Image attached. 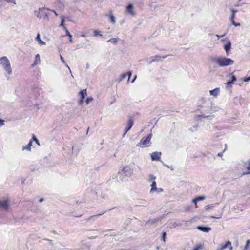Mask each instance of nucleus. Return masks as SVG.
<instances>
[{"mask_svg": "<svg viewBox=\"0 0 250 250\" xmlns=\"http://www.w3.org/2000/svg\"><path fill=\"white\" fill-rule=\"evenodd\" d=\"M211 61L215 62L221 67L232 65L234 62L233 60L230 58L220 57L212 58H211Z\"/></svg>", "mask_w": 250, "mask_h": 250, "instance_id": "obj_1", "label": "nucleus"}, {"mask_svg": "<svg viewBox=\"0 0 250 250\" xmlns=\"http://www.w3.org/2000/svg\"><path fill=\"white\" fill-rule=\"evenodd\" d=\"M0 63L2 65L4 69L8 73L10 74L12 72V69L10 66V64L9 60L6 57H3L0 59Z\"/></svg>", "mask_w": 250, "mask_h": 250, "instance_id": "obj_2", "label": "nucleus"}, {"mask_svg": "<svg viewBox=\"0 0 250 250\" xmlns=\"http://www.w3.org/2000/svg\"><path fill=\"white\" fill-rule=\"evenodd\" d=\"M50 10L49 8H42L39 9L38 17L40 18L46 19L48 18V13L47 11Z\"/></svg>", "mask_w": 250, "mask_h": 250, "instance_id": "obj_3", "label": "nucleus"}, {"mask_svg": "<svg viewBox=\"0 0 250 250\" xmlns=\"http://www.w3.org/2000/svg\"><path fill=\"white\" fill-rule=\"evenodd\" d=\"M152 137V134H150L146 138H142L138 144V146H146L150 142V140Z\"/></svg>", "mask_w": 250, "mask_h": 250, "instance_id": "obj_4", "label": "nucleus"}, {"mask_svg": "<svg viewBox=\"0 0 250 250\" xmlns=\"http://www.w3.org/2000/svg\"><path fill=\"white\" fill-rule=\"evenodd\" d=\"M134 124V121L132 117H130L127 123V127L125 130L123 136L125 137L127 132L131 129Z\"/></svg>", "mask_w": 250, "mask_h": 250, "instance_id": "obj_5", "label": "nucleus"}, {"mask_svg": "<svg viewBox=\"0 0 250 250\" xmlns=\"http://www.w3.org/2000/svg\"><path fill=\"white\" fill-rule=\"evenodd\" d=\"M79 96H80V99L79 100V104H82L83 103V100L85 97L87 95L86 89H83L81 90L79 93Z\"/></svg>", "mask_w": 250, "mask_h": 250, "instance_id": "obj_6", "label": "nucleus"}, {"mask_svg": "<svg viewBox=\"0 0 250 250\" xmlns=\"http://www.w3.org/2000/svg\"><path fill=\"white\" fill-rule=\"evenodd\" d=\"M161 153L160 152H154L151 154V158L153 161L160 160Z\"/></svg>", "mask_w": 250, "mask_h": 250, "instance_id": "obj_7", "label": "nucleus"}, {"mask_svg": "<svg viewBox=\"0 0 250 250\" xmlns=\"http://www.w3.org/2000/svg\"><path fill=\"white\" fill-rule=\"evenodd\" d=\"M231 12L232 13V15H231V19H230V21H231V22L232 23V24L234 25L235 27H237V26H240V23H237L235 22L234 21V19H235V13L237 12V11L236 10H234V9H232L231 10Z\"/></svg>", "mask_w": 250, "mask_h": 250, "instance_id": "obj_8", "label": "nucleus"}, {"mask_svg": "<svg viewBox=\"0 0 250 250\" xmlns=\"http://www.w3.org/2000/svg\"><path fill=\"white\" fill-rule=\"evenodd\" d=\"M9 204L7 200H0V208H3L5 210L8 209Z\"/></svg>", "mask_w": 250, "mask_h": 250, "instance_id": "obj_9", "label": "nucleus"}, {"mask_svg": "<svg viewBox=\"0 0 250 250\" xmlns=\"http://www.w3.org/2000/svg\"><path fill=\"white\" fill-rule=\"evenodd\" d=\"M127 12L130 15L134 16L135 14V12L133 10V5L131 3L129 4L126 6Z\"/></svg>", "mask_w": 250, "mask_h": 250, "instance_id": "obj_10", "label": "nucleus"}, {"mask_svg": "<svg viewBox=\"0 0 250 250\" xmlns=\"http://www.w3.org/2000/svg\"><path fill=\"white\" fill-rule=\"evenodd\" d=\"M224 48L226 52L227 55L229 54V51L231 49V43L230 42H228L224 46Z\"/></svg>", "mask_w": 250, "mask_h": 250, "instance_id": "obj_11", "label": "nucleus"}, {"mask_svg": "<svg viewBox=\"0 0 250 250\" xmlns=\"http://www.w3.org/2000/svg\"><path fill=\"white\" fill-rule=\"evenodd\" d=\"M197 229H199L202 231L205 232H208L211 229L209 227L200 226L197 227Z\"/></svg>", "mask_w": 250, "mask_h": 250, "instance_id": "obj_12", "label": "nucleus"}, {"mask_svg": "<svg viewBox=\"0 0 250 250\" xmlns=\"http://www.w3.org/2000/svg\"><path fill=\"white\" fill-rule=\"evenodd\" d=\"M228 247H230V250H231L232 249V247L231 246V243L229 241H228L225 244L222 245L220 249V250H224L225 249H226Z\"/></svg>", "mask_w": 250, "mask_h": 250, "instance_id": "obj_13", "label": "nucleus"}, {"mask_svg": "<svg viewBox=\"0 0 250 250\" xmlns=\"http://www.w3.org/2000/svg\"><path fill=\"white\" fill-rule=\"evenodd\" d=\"M40 63V58L39 54L35 56V61L34 63L32 64V66H34Z\"/></svg>", "mask_w": 250, "mask_h": 250, "instance_id": "obj_14", "label": "nucleus"}, {"mask_svg": "<svg viewBox=\"0 0 250 250\" xmlns=\"http://www.w3.org/2000/svg\"><path fill=\"white\" fill-rule=\"evenodd\" d=\"M32 146V140H31L27 145L23 146L22 150L26 149L28 151H30L31 147Z\"/></svg>", "mask_w": 250, "mask_h": 250, "instance_id": "obj_15", "label": "nucleus"}, {"mask_svg": "<svg viewBox=\"0 0 250 250\" xmlns=\"http://www.w3.org/2000/svg\"><path fill=\"white\" fill-rule=\"evenodd\" d=\"M205 198L204 196H198L193 200V202L194 203L196 208H197V202L198 201L203 200L205 199Z\"/></svg>", "mask_w": 250, "mask_h": 250, "instance_id": "obj_16", "label": "nucleus"}, {"mask_svg": "<svg viewBox=\"0 0 250 250\" xmlns=\"http://www.w3.org/2000/svg\"><path fill=\"white\" fill-rule=\"evenodd\" d=\"M219 92V88H216L213 90H211L209 91V93L211 95L213 96H217Z\"/></svg>", "mask_w": 250, "mask_h": 250, "instance_id": "obj_17", "label": "nucleus"}, {"mask_svg": "<svg viewBox=\"0 0 250 250\" xmlns=\"http://www.w3.org/2000/svg\"><path fill=\"white\" fill-rule=\"evenodd\" d=\"M236 81V78L234 75H232L231 76V80L230 81H229L226 84L228 86L230 84H233L235 81Z\"/></svg>", "mask_w": 250, "mask_h": 250, "instance_id": "obj_18", "label": "nucleus"}, {"mask_svg": "<svg viewBox=\"0 0 250 250\" xmlns=\"http://www.w3.org/2000/svg\"><path fill=\"white\" fill-rule=\"evenodd\" d=\"M151 189L150 190V192H153L157 190V188H156V183L155 181H153L151 185Z\"/></svg>", "mask_w": 250, "mask_h": 250, "instance_id": "obj_19", "label": "nucleus"}, {"mask_svg": "<svg viewBox=\"0 0 250 250\" xmlns=\"http://www.w3.org/2000/svg\"><path fill=\"white\" fill-rule=\"evenodd\" d=\"M203 248V245L202 244H199L197 245L192 250H200Z\"/></svg>", "mask_w": 250, "mask_h": 250, "instance_id": "obj_20", "label": "nucleus"}, {"mask_svg": "<svg viewBox=\"0 0 250 250\" xmlns=\"http://www.w3.org/2000/svg\"><path fill=\"white\" fill-rule=\"evenodd\" d=\"M109 18L110 19V21L112 23H114L115 22V19L112 13V11L110 12Z\"/></svg>", "mask_w": 250, "mask_h": 250, "instance_id": "obj_21", "label": "nucleus"}, {"mask_svg": "<svg viewBox=\"0 0 250 250\" xmlns=\"http://www.w3.org/2000/svg\"><path fill=\"white\" fill-rule=\"evenodd\" d=\"M118 41V38H111V39H109V40H108L107 42H111L114 44H116L117 42Z\"/></svg>", "mask_w": 250, "mask_h": 250, "instance_id": "obj_22", "label": "nucleus"}, {"mask_svg": "<svg viewBox=\"0 0 250 250\" xmlns=\"http://www.w3.org/2000/svg\"><path fill=\"white\" fill-rule=\"evenodd\" d=\"M100 32L98 30H95L94 31V33H93V36L94 37H97L98 36V35H100L101 36V34H100Z\"/></svg>", "mask_w": 250, "mask_h": 250, "instance_id": "obj_23", "label": "nucleus"}, {"mask_svg": "<svg viewBox=\"0 0 250 250\" xmlns=\"http://www.w3.org/2000/svg\"><path fill=\"white\" fill-rule=\"evenodd\" d=\"M155 59H152V60L150 61V63H152L153 62H155L156 61H158V60L157 59V58H159V59H160L161 58V57L160 56H158V55H156L155 56Z\"/></svg>", "mask_w": 250, "mask_h": 250, "instance_id": "obj_24", "label": "nucleus"}, {"mask_svg": "<svg viewBox=\"0 0 250 250\" xmlns=\"http://www.w3.org/2000/svg\"><path fill=\"white\" fill-rule=\"evenodd\" d=\"M64 21V20L63 19H62L61 23L60 26L62 27L63 28V29L64 30L65 29H66L67 28L66 27V26H65V25L63 23Z\"/></svg>", "mask_w": 250, "mask_h": 250, "instance_id": "obj_25", "label": "nucleus"}, {"mask_svg": "<svg viewBox=\"0 0 250 250\" xmlns=\"http://www.w3.org/2000/svg\"><path fill=\"white\" fill-rule=\"evenodd\" d=\"M250 244V240H248L247 241L246 245L245 246V249L247 250L249 249V245Z\"/></svg>", "mask_w": 250, "mask_h": 250, "instance_id": "obj_26", "label": "nucleus"}, {"mask_svg": "<svg viewBox=\"0 0 250 250\" xmlns=\"http://www.w3.org/2000/svg\"><path fill=\"white\" fill-rule=\"evenodd\" d=\"M166 235V233L165 232H164L162 233V239L163 240V241H164V242H165V241H166V240H165Z\"/></svg>", "mask_w": 250, "mask_h": 250, "instance_id": "obj_27", "label": "nucleus"}, {"mask_svg": "<svg viewBox=\"0 0 250 250\" xmlns=\"http://www.w3.org/2000/svg\"><path fill=\"white\" fill-rule=\"evenodd\" d=\"M32 139L36 141V143L39 145V140L36 138V137L34 135L33 136Z\"/></svg>", "mask_w": 250, "mask_h": 250, "instance_id": "obj_28", "label": "nucleus"}, {"mask_svg": "<svg viewBox=\"0 0 250 250\" xmlns=\"http://www.w3.org/2000/svg\"><path fill=\"white\" fill-rule=\"evenodd\" d=\"M243 80L245 82H248L250 80V76L249 77H245L243 78Z\"/></svg>", "mask_w": 250, "mask_h": 250, "instance_id": "obj_29", "label": "nucleus"}, {"mask_svg": "<svg viewBox=\"0 0 250 250\" xmlns=\"http://www.w3.org/2000/svg\"><path fill=\"white\" fill-rule=\"evenodd\" d=\"M126 75L128 77V79H129L131 76V72L130 71H128L126 73Z\"/></svg>", "mask_w": 250, "mask_h": 250, "instance_id": "obj_30", "label": "nucleus"}, {"mask_svg": "<svg viewBox=\"0 0 250 250\" xmlns=\"http://www.w3.org/2000/svg\"><path fill=\"white\" fill-rule=\"evenodd\" d=\"M36 40L37 41H38V42H39L40 40H41V39H40V35L39 33H38L37 36V37L36 38Z\"/></svg>", "mask_w": 250, "mask_h": 250, "instance_id": "obj_31", "label": "nucleus"}, {"mask_svg": "<svg viewBox=\"0 0 250 250\" xmlns=\"http://www.w3.org/2000/svg\"><path fill=\"white\" fill-rule=\"evenodd\" d=\"M39 44H41V45H44L45 44V42L42 41L41 40H40V41L38 42Z\"/></svg>", "mask_w": 250, "mask_h": 250, "instance_id": "obj_32", "label": "nucleus"}, {"mask_svg": "<svg viewBox=\"0 0 250 250\" xmlns=\"http://www.w3.org/2000/svg\"><path fill=\"white\" fill-rule=\"evenodd\" d=\"M65 32H66V35L65 36H67L70 35V32H69V31L68 30V29L67 28L65 29H64Z\"/></svg>", "mask_w": 250, "mask_h": 250, "instance_id": "obj_33", "label": "nucleus"}, {"mask_svg": "<svg viewBox=\"0 0 250 250\" xmlns=\"http://www.w3.org/2000/svg\"><path fill=\"white\" fill-rule=\"evenodd\" d=\"M4 120L0 119V126L4 125Z\"/></svg>", "mask_w": 250, "mask_h": 250, "instance_id": "obj_34", "label": "nucleus"}, {"mask_svg": "<svg viewBox=\"0 0 250 250\" xmlns=\"http://www.w3.org/2000/svg\"><path fill=\"white\" fill-rule=\"evenodd\" d=\"M149 177L151 180H155L156 179V177L153 175H150Z\"/></svg>", "mask_w": 250, "mask_h": 250, "instance_id": "obj_35", "label": "nucleus"}, {"mask_svg": "<svg viewBox=\"0 0 250 250\" xmlns=\"http://www.w3.org/2000/svg\"><path fill=\"white\" fill-rule=\"evenodd\" d=\"M68 36L69 37L70 42H72V35H71V34L68 35Z\"/></svg>", "mask_w": 250, "mask_h": 250, "instance_id": "obj_36", "label": "nucleus"}, {"mask_svg": "<svg viewBox=\"0 0 250 250\" xmlns=\"http://www.w3.org/2000/svg\"><path fill=\"white\" fill-rule=\"evenodd\" d=\"M127 76V75H126V73H124L122 75V79H125L126 78V77Z\"/></svg>", "mask_w": 250, "mask_h": 250, "instance_id": "obj_37", "label": "nucleus"}, {"mask_svg": "<svg viewBox=\"0 0 250 250\" xmlns=\"http://www.w3.org/2000/svg\"><path fill=\"white\" fill-rule=\"evenodd\" d=\"M61 60L62 62L63 63H66V62H65V61H64V59H63V58L62 56H61Z\"/></svg>", "mask_w": 250, "mask_h": 250, "instance_id": "obj_38", "label": "nucleus"}, {"mask_svg": "<svg viewBox=\"0 0 250 250\" xmlns=\"http://www.w3.org/2000/svg\"><path fill=\"white\" fill-rule=\"evenodd\" d=\"M7 1L8 2H12V3H13L14 4H16L15 1L14 0H7Z\"/></svg>", "mask_w": 250, "mask_h": 250, "instance_id": "obj_39", "label": "nucleus"}, {"mask_svg": "<svg viewBox=\"0 0 250 250\" xmlns=\"http://www.w3.org/2000/svg\"><path fill=\"white\" fill-rule=\"evenodd\" d=\"M92 100V98H88L87 99H86V103L87 104H88L89 101L90 100Z\"/></svg>", "mask_w": 250, "mask_h": 250, "instance_id": "obj_40", "label": "nucleus"}, {"mask_svg": "<svg viewBox=\"0 0 250 250\" xmlns=\"http://www.w3.org/2000/svg\"><path fill=\"white\" fill-rule=\"evenodd\" d=\"M250 173V171L243 173V175L249 174Z\"/></svg>", "mask_w": 250, "mask_h": 250, "instance_id": "obj_41", "label": "nucleus"}, {"mask_svg": "<svg viewBox=\"0 0 250 250\" xmlns=\"http://www.w3.org/2000/svg\"><path fill=\"white\" fill-rule=\"evenodd\" d=\"M104 213H105V212H102V213H101L98 214V215H97L96 216H100V215H103V214H104Z\"/></svg>", "mask_w": 250, "mask_h": 250, "instance_id": "obj_42", "label": "nucleus"}, {"mask_svg": "<svg viewBox=\"0 0 250 250\" xmlns=\"http://www.w3.org/2000/svg\"><path fill=\"white\" fill-rule=\"evenodd\" d=\"M247 169L250 170V164L248 166V167H247Z\"/></svg>", "mask_w": 250, "mask_h": 250, "instance_id": "obj_43", "label": "nucleus"}, {"mask_svg": "<svg viewBox=\"0 0 250 250\" xmlns=\"http://www.w3.org/2000/svg\"><path fill=\"white\" fill-rule=\"evenodd\" d=\"M51 11H52L54 13V14L56 15V16H57L58 14H57V13L55 12V11L54 10H51Z\"/></svg>", "mask_w": 250, "mask_h": 250, "instance_id": "obj_44", "label": "nucleus"}, {"mask_svg": "<svg viewBox=\"0 0 250 250\" xmlns=\"http://www.w3.org/2000/svg\"><path fill=\"white\" fill-rule=\"evenodd\" d=\"M222 153H219L218 154V155L220 157L222 156Z\"/></svg>", "mask_w": 250, "mask_h": 250, "instance_id": "obj_45", "label": "nucleus"}, {"mask_svg": "<svg viewBox=\"0 0 250 250\" xmlns=\"http://www.w3.org/2000/svg\"><path fill=\"white\" fill-rule=\"evenodd\" d=\"M43 200V198H41V199L39 200V201H40V202H42Z\"/></svg>", "mask_w": 250, "mask_h": 250, "instance_id": "obj_46", "label": "nucleus"}, {"mask_svg": "<svg viewBox=\"0 0 250 250\" xmlns=\"http://www.w3.org/2000/svg\"><path fill=\"white\" fill-rule=\"evenodd\" d=\"M136 76H135V78H136ZM135 79V78H134V79L132 81V83H133V82L134 81Z\"/></svg>", "mask_w": 250, "mask_h": 250, "instance_id": "obj_47", "label": "nucleus"}, {"mask_svg": "<svg viewBox=\"0 0 250 250\" xmlns=\"http://www.w3.org/2000/svg\"><path fill=\"white\" fill-rule=\"evenodd\" d=\"M166 57H167V56H165L163 57V58H166Z\"/></svg>", "mask_w": 250, "mask_h": 250, "instance_id": "obj_48", "label": "nucleus"}]
</instances>
